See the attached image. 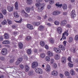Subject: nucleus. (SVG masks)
I'll return each mask as SVG.
<instances>
[{
    "mask_svg": "<svg viewBox=\"0 0 78 78\" xmlns=\"http://www.w3.org/2000/svg\"><path fill=\"white\" fill-rule=\"evenodd\" d=\"M66 27H67L70 28L71 27V26L70 24H67L66 25Z\"/></svg>",
    "mask_w": 78,
    "mask_h": 78,
    "instance_id": "56",
    "label": "nucleus"
},
{
    "mask_svg": "<svg viewBox=\"0 0 78 78\" xmlns=\"http://www.w3.org/2000/svg\"><path fill=\"white\" fill-rule=\"evenodd\" d=\"M27 27L30 30H33V26L31 24H28L27 25Z\"/></svg>",
    "mask_w": 78,
    "mask_h": 78,
    "instance_id": "11",
    "label": "nucleus"
},
{
    "mask_svg": "<svg viewBox=\"0 0 78 78\" xmlns=\"http://www.w3.org/2000/svg\"><path fill=\"white\" fill-rule=\"evenodd\" d=\"M54 23L55 25H58L59 24V22L58 21H55L54 22Z\"/></svg>",
    "mask_w": 78,
    "mask_h": 78,
    "instance_id": "47",
    "label": "nucleus"
},
{
    "mask_svg": "<svg viewBox=\"0 0 78 78\" xmlns=\"http://www.w3.org/2000/svg\"><path fill=\"white\" fill-rule=\"evenodd\" d=\"M48 21L49 22H53V20L51 17H49L48 18Z\"/></svg>",
    "mask_w": 78,
    "mask_h": 78,
    "instance_id": "45",
    "label": "nucleus"
},
{
    "mask_svg": "<svg viewBox=\"0 0 78 78\" xmlns=\"http://www.w3.org/2000/svg\"><path fill=\"white\" fill-rule=\"evenodd\" d=\"M71 16L73 18H74L75 17H76V15L75 13V11L74 10H72L71 13Z\"/></svg>",
    "mask_w": 78,
    "mask_h": 78,
    "instance_id": "5",
    "label": "nucleus"
},
{
    "mask_svg": "<svg viewBox=\"0 0 78 78\" xmlns=\"http://www.w3.org/2000/svg\"><path fill=\"white\" fill-rule=\"evenodd\" d=\"M14 16L16 18H18L19 17V15L17 12H14Z\"/></svg>",
    "mask_w": 78,
    "mask_h": 78,
    "instance_id": "31",
    "label": "nucleus"
},
{
    "mask_svg": "<svg viewBox=\"0 0 78 78\" xmlns=\"http://www.w3.org/2000/svg\"><path fill=\"white\" fill-rule=\"evenodd\" d=\"M53 15L54 16H57L56 13V11H54L53 13Z\"/></svg>",
    "mask_w": 78,
    "mask_h": 78,
    "instance_id": "63",
    "label": "nucleus"
},
{
    "mask_svg": "<svg viewBox=\"0 0 78 78\" xmlns=\"http://www.w3.org/2000/svg\"><path fill=\"white\" fill-rule=\"evenodd\" d=\"M57 67V65L56 64V63H54L53 65V67L55 69H56Z\"/></svg>",
    "mask_w": 78,
    "mask_h": 78,
    "instance_id": "49",
    "label": "nucleus"
},
{
    "mask_svg": "<svg viewBox=\"0 0 78 78\" xmlns=\"http://www.w3.org/2000/svg\"><path fill=\"white\" fill-rule=\"evenodd\" d=\"M49 42H50L52 44L54 42V41L53 38H51L49 40Z\"/></svg>",
    "mask_w": 78,
    "mask_h": 78,
    "instance_id": "44",
    "label": "nucleus"
},
{
    "mask_svg": "<svg viewBox=\"0 0 78 78\" xmlns=\"http://www.w3.org/2000/svg\"><path fill=\"white\" fill-rule=\"evenodd\" d=\"M7 23V21L5 20L1 22L2 24L3 25H5Z\"/></svg>",
    "mask_w": 78,
    "mask_h": 78,
    "instance_id": "32",
    "label": "nucleus"
},
{
    "mask_svg": "<svg viewBox=\"0 0 78 78\" xmlns=\"http://www.w3.org/2000/svg\"><path fill=\"white\" fill-rule=\"evenodd\" d=\"M36 72L39 74H42L43 73L42 69L40 68H36L35 69Z\"/></svg>",
    "mask_w": 78,
    "mask_h": 78,
    "instance_id": "2",
    "label": "nucleus"
},
{
    "mask_svg": "<svg viewBox=\"0 0 78 78\" xmlns=\"http://www.w3.org/2000/svg\"><path fill=\"white\" fill-rule=\"evenodd\" d=\"M0 59L2 61H4L5 60V58L4 57H0Z\"/></svg>",
    "mask_w": 78,
    "mask_h": 78,
    "instance_id": "58",
    "label": "nucleus"
},
{
    "mask_svg": "<svg viewBox=\"0 0 78 78\" xmlns=\"http://www.w3.org/2000/svg\"><path fill=\"white\" fill-rule=\"evenodd\" d=\"M45 2H48L49 1V4L52 5L54 3V0H45Z\"/></svg>",
    "mask_w": 78,
    "mask_h": 78,
    "instance_id": "6",
    "label": "nucleus"
},
{
    "mask_svg": "<svg viewBox=\"0 0 78 78\" xmlns=\"http://www.w3.org/2000/svg\"><path fill=\"white\" fill-rule=\"evenodd\" d=\"M22 19H21L19 21H17L15 20V21L16 22V23H21L22 22Z\"/></svg>",
    "mask_w": 78,
    "mask_h": 78,
    "instance_id": "53",
    "label": "nucleus"
},
{
    "mask_svg": "<svg viewBox=\"0 0 78 78\" xmlns=\"http://www.w3.org/2000/svg\"><path fill=\"white\" fill-rule=\"evenodd\" d=\"M8 23L10 24H11L12 23V21L10 20H8Z\"/></svg>",
    "mask_w": 78,
    "mask_h": 78,
    "instance_id": "61",
    "label": "nucleus"
},
{
    "mask_svg": "<svg viewBox=\"0 0 78 78\" xmlns=\"http://www.w3.org/2000/svg\"><path fill=\"white\" fill-rule=\"evenodd\" d=\"M27 3L29 5H31L33 2L32 0H27Z\"/></svg>",
    "mask_w": 78,
    "mask_h": 78,
    "instance_id": "23",
    "label": "nucleus"
},
{
    "mask_svg": "<svg viewBox=\"0 0 78 78\" xmlns=\"http://www.w3.org/2000/svg\"><path fill=\"white\" fill-rule=\"evenodd\" d=\"M33 24L34 26H38L40 24V22H34L33 23Z\"/></svg>",
    "mask_w": 78,
    "mask_h": 78,
    "instance_id": "19",
    "label": "nucleus"
},
{
    "mask_svg": "<svg viewBox=\"0 0 78 78\" xmlns=\"http://www.w3.org/2000/svg\"><path fill=\"white\" fill-rule=\"evenodd\" d=\"M14 61V60L13 59H11V60H10V63H12Z\"/></svg>",
    "mask_w": 78,
    "mask_h": 78,
    "instance_id": "59",
    "label": "nucleus"
},
{
    "mask_svg": "<svg viewBox=\"0 0 78 78\" xmlns=\"http://www.w3.org/2000/svg\"><path fill=\"white\" fill-rule=\"evenodd\" d=\"M17 60H18L20 63L23 60V58H20L18 59Z\"/></svg>",
    "mask_w": 78,
    "mask_h": 78,
    "instance_id": "48",
    "label": "nucleus"
},
{
    "mask_svg": "<svg viewBox=\"0 0 78 78\" xmlns=\"http://www.w3.org/2000/svg\"><path fill=\"white\" fill-rule=\"evenodd\" d=\"M32 51L30 49H29L27 50V52L30 55Z\"/></svg>",
    "mask_w": 78,
    "mask_h": 78,
    "instance_id": "39",
    "label": "nucleus"
},
{
    "mask_svg": "<svg viewBox=\"0 0 78 78\" xmlns=\"http://www.w3.org/2000/svg\"><path fill=\"white\" fill-rule=\"evenodd\" d=\"M54 62V59L53 58H52L51 59V63L52 64H53V63Z\"/></svg>",
    "mask_w": 78,
    "mask_h": 78,
    "instance_id": "51",
    "label": "nucleus"
},
{
    "mask_svg": "<svg viewBox=\"0 0 78 78\" xmlns=\"http://www.w3.org/2000/svg\"><path fill=\"white\" fill-rule=\"evenodd\" d=\"M40 44L42 47H43L45 45V44L44 41H41L40 42Z\"/></svg>",
    "mask_w": 78,
    "mask_h": 78,
    "instance_id": "35",
    "label": "nucleus"
},
{
    "mask_svg": "<svg viewBox=\"0 0 78 78\" xmlns=\"http://www.w3.org/2000/svg\"><path fill=\"white\" fill-rule=\"evenodd\" d=\"M70 73H71V74L72 76H73L75 74V73L73 69H71V70Z\"/></svg>",
    "mask_w": 78,
    "mask_h": 78,
    "instance_id": "38",
    "label": "nucleus"
},
{
    "mask_svg": "<svg viewBox=\"0 0 78 78\" xmlns=\"http://www.w3.org/2000/svg\"><path fill=\"white\" fill-rule=\"evenodd\" d=\"M68 65L69 67L70 68L73 67V63L70 62L68 63Z\"/></svg>",
    "mask_w": 78,
    "mask_h": 78,
    "instance_id": "41",
    "label": "nucleus"
},
{
    "mask_svg": "<svg viewBox=\"0 0 78 78\" xmlns=\"http://www.w3.org/2000/svg\"><path fill=\"white\" fill-rule=\"evenodd\" d=\"M66 57H63L62 58L61 62L62 63L64 64L66 63Z\"/></svg>",
    "mask_w": 78,
    "mask_h": 78,
    "instance_id": "13",
    "label": "nucleus"
},
{
    "mask_svg": "<svg viewBox=\"0 0 78 78\" xmlns=\"http://www.w3.org/2000/svg\"><path fill=\"white\" fill-rule=\"evenodd\" d=\"M19 46L20 49H22L23 47V44L21 43H20L19 44Z\"/></svg>",
    "mask_w": 78,
    "mask_h": 78,
    "instance_id": "37",
    "label": "nucleus"
},
{
    "mask_svg": "<svg viewBox=\"0 0 78 78\" xmlns=\"http://www.w3.org/2000/svg\"><path fill=\"white\" fill-rule=\"evenodd\" d=\"M45 56V55L44 53H42L41 54V57L42 58H44Z\"/></svg>",
    "mask_w": 78,
    "mask_h": 78,
    "instance_id": "42",
    "label": "nucleus"
},
{
    "mask_svg": "<svg viewBox=\"0 0 78 78\" xmlns=\"http://www.w3.org/2000/svg\"><path fill=\"white\" fill-rule=\"evenodd\" d=\"M15 7L16 10H18L19 8V5L17 2H16L15 4Z\"/></svg>",
    "mask_w": 78,
    "mask_h": 78,
    "instance_id": "27",
    "label": "nucleus"
},
{
    "mask_svg": "<svg viewBox=\"0 0 78 78\" xmlns=\"http://www.w3.org/2000/svg\"><path fill=\"white\" fill-rule=\"evenodd\" d=\"M2 12L4 15H6V11L5 9H3L2 10Z\"/></svg>",
    "mask_w": 78,
    "mask_h": 78,
    "instance_id": "30",
    "label": "nucleus"
},
{
    "mask_svg": "<svg viewBox=\"0 0 78 78\" xmlns=\"http://www.w3.org/2000/svg\"><path fill=\"white\" fill-rule=\"evenodd\" d=\"M73 40V38L72 37H70L69 38V42L70 43H71Z\"/></svg>",
    "mask_w": 78,
    "mask_h": 78,
    "instance_id": "40",
    "label": "nucleus"
},
{
    "mask_svg": "<svg viewBox=\"0 0 78 78\" xmlns=\"http://www.w3.org/2000/svg\"><path fill=\"white\" fill-rule=\"evenodd\" d=\"M3 44H10V42L8 41H5L2 42Z\"/></svg>",
    "mask_w": 78,
    "mask_h": 78,
    "instance_id": "33",
    "label": "nucleus"
},
{
    "mask_svg": "<svg viewBox=\"0 0 78 78\" xmlns=\"http://www.w3.org/2000/svg\"><path fill=\"white\" fill-rule=\"evenodd\" d=\"M50 56H48L45 57V60L46 61L48 62H50Z\"/></svg>",
    "mask_w": 78,
    "mask_h": 78,
    "instance_id": "22",
    "label": "nucleus"
},
{
    "mask_svg": "<svg viewBox=\"0 0 78 78\" xmlns=\"http://www.w3.org/2000/svg\"><path fill=\"white\" fill-rule=\"evenodd\" d=\"M5 36V39H9V35L7 34V33H6L4 35Z\"/></svg>",
    "mask_w": 78,
    "mask_h": 78,
    "instance_id": "36",
    "label": "nucleus"
},
{
    "mask_svg": "<svg viewBox=\"0 0 78 78\" xmlns=\"http://www.w3.org/2000/svg\"><path fill=\"white\" fill-rule=\"evenodd\" d=\"M7 52V50L6 49L4 48L2 51V53L3 55L6 54Z\"/></svg>",
    "mask_w": 78,
    "mask_h": 78,
    "instance_id": "9",
    "label": "nucleus"
},
{
    "mask_svg": "<svg viewBox=\"0 0 78 78\" xmlns=\"http://www.w3.org/2000/svg\"><path fill=\"white\" fill-rule=\"evenodd\" d=\"M59 76L61 78H64V75L62 73H60Z\"/></svg>",
    "mask_w": 78,
    "mask_h": 78,
    "instance_id": "55",
    "label": "nucleus"
},
{
    "mask_svg": "<svg viewBox=\"0 0 78 78\" xmlns=\"http://www.w3.org/2000/svg\"><path fill=\"white\" fill-rule=\"evenodd\" d=\"M38 63L37 62H34L32 63V69H34L37 67L38 66Z\"/></svg>",
    "mask_w": 78,
    "mask_h": 78,
    "instance_id": "3",
    "label": "nucleus"
},
{
    "mask_svg": "<svg viewBox=\"0 0 78 78\" xmlns=\"http://www.w3.org/2000/svg\"><path fill=\"white\" fill-rule=\"evenodd\" d=\"M44 26L42 25H40L39 26V30L40 31H42L44 30Z\"/></svg>",
    "mask_w": 78,
    "mask_h": 78,
    "instance_id": "25",
    "label": "nucleus"
},
{
    "mask_svg": "<svg viewBox=\"0 0 78 78\" xmlns=\"http://www.w3.org/2000/svg\"><path fill=\"white\" fill-rule=\"evenodd\" d=\"M65 34L67 36H68L69 34L68 33V30H67V31H65L64 33H63L62 34L64 36L65 35Z\"/></svg>",
    "mask_w": 78,
    "mask_h": 78,
    "instance_id": "34",
    "label": "nucleus"
},
{
    "mask_svg": "<svg viewBox=\"0 0 78 78\" xmlns=\"http://www.w3.org/2000/svg\"><path fill=\"white\" fill-rule=\"evenodd\" d=\"M34 71H30L28 72V75L30 76H31L33 75Z\"/></svg>",
    "mask_w": 78,
    "mask_h": 78,
    "instance_id": "24",
    "label": "nucleus"
},
{
    "mask_svg": "<svg viewBox=\"0 0 78 78\" xmlns=\"http://www.w3.org/2000/svg\"><path fill=\"white\" fill-rule=\"evenodd\" d=\"M59 2H57L55 4V5L57 6V8H61L62 6V4H59Z\"/></svg>",
    "mask_w": 78,
    "mask_h": 78,
    "instance_id": "14",
    "label": "nucleus"
},
{
    "mask_svg": "<svg viewBox=\"0 0 78 78\" xmlns=\"http://www.w3.org/2000/svg\"><path fill=\"white\" fill-rule=\"evenodd\" d=\"M44 18V19H46L48 18L47 15H45L43 16Z\"/></svg>",
    "mask_w": 78,
    "mask_h": 78,
    "instance_id": "60",
    "label": "nucleus"
},
{
    "mask_svg": "<svg viewBox=\"0 0 78 78\" xmlns=\"http://www.w3.org/2000/svg\"><path fill=\"white\" fill-rule=\"evenodd\" d=\"M57 31L59 34H61L62 32V29L61 27H58L57 29Z\"/></svg>",
    "mask_w": 78,
    "mask_h": 78,
    "instance_id": "18",
    "label": "nucleus"
},
{
    "mask_svg": "<svg viewBox=\"0 0 78 78\" xmlns=\"http://www.w3.org/2000/svg\"><path fill=\"white\" fill-rule=\"evenodd\" d=\"M44 4L42 3L41 4V6L38 8L37 11L39 12H42L44 8Z\"/></svg>",
    "mask_w": 78,
    "mask_h": 78,
    "instance_id": "1",
    "label": "nucleus"
},
{
    "mask_svg": "<svg viewBox=\"0 0 78 78\" xmlns=\"http://www.w3.org/2000/svg\"><path fill=\"white\" fill-rule=\"evenodd\" d=\"M20 62L18 60L16 62V65H18L19 64H20Z\"/></svg>",
    "mask_w": 78,
    "mask_h": 78,
    "instance_id": "57",
    "label": "nucleus"
},
{
    "mask_svg": "<svg viewBox=\"0 0 78 78\" xmlns=\"http://www.w3.org/2000/svg\"><path fill=\"white\" fill-rule=\"evenodd\" d=\"M45 24L47 25V26H49V27H51V23H45Z\"/></svg>",
    "mask_w": 78,
    "mask_h": 78,
    "instance_id": "50",
    "label": "nucleus"
},
{
    "mask_svg": "<svg viewBox=\"0 0 78 78\" xmlns=\"http://www.w3.org/2000/svg\"><path fill=\"white\" fill-rule=\"evenodd\" d=\"M30 7H27L25 8V11L27 13H29L30 10Z\"/></svg>",
    "mask_w": 78,
    "mask_h": 78,
    "instance_id": "26",
    "label": "nucleus"
},
{
    "mask_svg": "<svg viewBox=\"0 0 78 78\" xmlns=\"http://www.w3.org/2000/svg\"><path fill=\"white\" fill-rule=\"evenodd\" d=\"M62 6L63 9L64 10H66L67 8V5L65 3H64L63 5H62Z\"/></svg>",
    "mask_w": 78,
    "mask_h": 78,
    "instance_id": "17",
    "label": "nucleus"
},
{
    "mask_svg": "<svg viewBox=\"0 0 78 78\" xmlns=\"http://www.w3.org/2000/svg\"><path fill=\"white\" fill-rule=\"evenodd\" d=\"M54 50L57 53H59L61 52V50L59 48H54Z\"/></svg>",
    "mask_w": 78,
    "mask_h": 78,
    "instance_id": "8",
    "label": "nucleus"
},
{
    "mask_svg": "<svg viewBox=\"0 0 78 78\" xmlns=\"http://www.w3.org/2000/svg\"><path fill=\"white\" fill-rule=\"evenodd\" d=\"M13 9H14V7H13V6L10 7V6H8V10L9 12L13 11Z\"/></svg>",
    "mask_w": 78,
    "mask_h": 78,
    "instance_id": "12",
    "label": "nucleus"
},
{
    "mask_svg": "<svg viewBox=\"0 0 78 78\" xmlns=\"http://www.w3.org/2000/svg\"><path fill=\"white\" fill-rule=\"evenodd\" d=\"M65 35H63V34H62V38H63V40H65L66 39V37L65 36Z\"/></svg>",
    "mask_w": 78,
    "mask_h": 78,
    "instance_id": "64",
    "label": "nucleus"
},
{
    "mask_svg": "<svg viewBox=\"0 0 78 78\" xmlns=\"http://www.w3.org/2000/svg\"><path fill=\"white\" fill-rule=\"evenodd\" d=\"M51 75L54 76H57L58 75V73L56 70H53L51 72Z\"/></svg>",
    "mask_w": 78,
    "mask_h": 78,
    "instance_id": "4",
    "label": "nucleus"
},
{
    "mask_svg": "<svg viewBox=\"0 0 78 78\" xmlns=\"http://www.w3.org/2000/svg\"><path fill=\"white\" fill-rule=\"evenodd\" d=\"M47 54L49 56H50V57L53 56V52L50 51H48L47 52Z\"/></svg>",
    "mask_w": 78,
    "mask_h": 78,
    "instance_id": "16",
    "label": "nucleus"
},
{
    "mask_svg": "<svg viewBox=\"0 0 78 78\" xmlns=\"http://www.w3.org/2000/svg\"><path fill=\"white\" fill-rule=\"evenodd\" d=\"M31 38L30 36H28L26 38V40L27 41H28L30 40L31 39Z\"/></svg>",
    "mask_w": 78,
    "mask_h": 78,
    "instance_id": "43",
    "label": "nucleus"
},
{
    "mask_svg": "<svg viewBox=\"0 0 78 78\" xmlns=\"http://www.w3.org/2000/svg\"><path fill=\"white\" fill-rule=\"evenodd\" d=\"M59 47L63 51L65 50V47L62 45H59Z\"/></svg>",
    "mask_w": 78,
    "mask_h": 78,
    "instance_id": "29",
    "label": "nucleus"
},
{
    "mask_svg": "<svg viewBox=\"0 0 78 78\" xmlns=\"http://www.w3.org/2000/svg\"><path fill=\"white\" fill-rule=\"evenodd\" d=\"M74 39L75 41H78V35H77L75 36Z\"/></svg>",
    "mask_w": 78,
    "mask_h": 78,
    "instance_id": "52",
    "label": "nucleus"
},
{
    "mask_svg": "<svg viewBox=\"0 0 78 78\" xmlns=\"http://www.w3.org/2000/svg\"><path fill=\"white\" fill-rule=\"evenodd\" d=\"M56 16L59 14L61 13V12L58 11H56Z\"/></svg>",
    "mask_w": 78,
    "mask_h": 78,
    "instance_id": "54",
    "label": "nucleus"
},
{
    "mask_svg": "<svg viewBox=\"0 0 78 78\" xmlns=\"http://www.w3.org/2000/svg\"><path fill=\"white\" fill-rule=\"evenodd\" d=\"M67 23V21L66 20H64L62 21L60 23V25L62 26H65Z\"/></svg>",
    "mask_w": 78,
    "mask_h": 78,
    "instance_id": "7",
    "label": "nucleus"
},
{
    "mask_svg": "<svg viewBox=\"0 0 78 78\" xmlns=\"http://www.w3.org/2000/svg\"><path fill=\"white\" fill-rule=\"evenodd\" d=\"M42 4H41L39 2H37L35 4V6L36 7L39 8V7H41V6Z\"/></svg>",
    "mask_w": 78,
    "mask_h": 78,
    "instance_id": "20",
    "label": "nucleus"
},
{
    "mask_svg": "<svg viewBox=\"0 0 78 78\" xmlns=\"http://www.w3.org/2000/svg\"><path fill=\"white\" fill-rule=\"evenodd\" d=\"M3 18V16L2 13L0 12V19Z\"/></svg>",
    "mask_w": 78,
    "mask_h": 78,
    "instance_id": "62",
    "label": "nucleus"
},
{
    "mask_svg": "<svg viewBox=\"0 0 78 78\" xmlns=\"http://www.w3.org/2000/svg\"><path fill=\"white\" fill-rule=\"evenodd\" d=\"M65 75L66 77H68L70 75V73L68 71H66L65 72Z\"/></svg>",
    "mask_w": 78,
    "mask_h": 78,
    "instance_id": "28",
    "label": "nucleus"
},
{
    "mask_svg": "<svg viewBox=\"0 0 78 78\" xmlns=\"http://www.w3.org/2000/svg\"><path fill=\"white\" fill-rule=\"evenodd\" d=\"M20 67L21 69H24V66L22 64H20Z\"/></svg>",
    "mask_w": 78,
    "mask_h": 78,
    "instance_id": "46",
    "label": "nucleus"
},
{
    "mask_svg": "<svg viewBox=\"0 0 78 78\" xmlns=\"http://www.w3.org/2000/svg\"><path fill=\"white\" fill-rule=\"evenodd\" d=\"M54 58L56 60H58V59H59L60 56L59 55L56 54L55 55Z\"/></svg>",
    "mask_w": 78,
    "mask_h": 78,
    "instance_id": "15",
    "label": "nucleus"
},
{
    "mask_svg": "<svg viewBox=\"0 0 78 78\" xmlns=\"http://www.w3.org/2000/svg\"><path fill=\"white\" fill-rule=\"evenodd\" d=\"M25 71L26 72H28L29 71L30 67L27 65H25Z\"/></svg>",
    "mask_w": 78,
    "mask_h": 78,
    "instance_id": "10",
    "label": "nucleus"
},
{
    "mask_svg": "<svg viewBox=\"0 0 78 78\" xmlns=\"http://www.w3.org/2000/svg\"><path fill=\"white\" fill-rule=\"evenodd\" d=\"M46 70L47 72H49L50 71V66L48 65H47V68L46 69Z\"/></svg>",
    "mask_w": 78,
    "mask_h": 78,
    "instance_id": "21",
    "label": "nucleus"
}]
</instances>
